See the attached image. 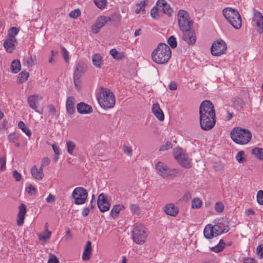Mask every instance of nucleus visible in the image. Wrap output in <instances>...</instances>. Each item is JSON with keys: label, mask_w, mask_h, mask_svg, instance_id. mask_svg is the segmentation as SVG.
I'll use <instances>...</instances> for the list:
<instances>
[{"label": "nucleus", "mask_w": 263, "mask_h": 263, "mask_svg": "<svg viewBox=\"0 0 263 263\" xmlns=\"http://www.w3.org/2000/svg\"><path fill=\"white\" fill-rule=\"evenodd\" d=\"M199 121L201 128L208 131L214 127L216 123V114L213 104L204 100L199 106Z\"/></svg>", "instance_id": "f257e3e1"}, {"label": "nucleus", "mask_w": 263, "mask_h": 263, "mask_svg": "<svg viewBox=\"0 0 263 263\" xmlns=\"http://www.w3.org/2000/svg\"><path fill=\"white\" fill-rule=\"evenodd\" d=\"M172 51L165 43H161L152 53L153 61L158 64H165L171 57Z\"/></svg>", "instance_id": "f03ea898"}, {"label": "nucleus", "mask_w": 263, "mask_h": 263, "mask_svg": "<svg viewBox=\"0 0 263 263\" xmlns=\"http://www.w3.org/2000/svg\"><path fill=\"white\" fill-rule=\"evenodd\" d=\"M97 99L101 107L104 109L111 108L115 104L116 100L113 92L106 88H100Z\"/></svg>", "instance_id": "7ed1b4c3"}, {"label": "nucleus", "mask_w": 263, "mask_h": 263, "mask_svg": "<svg viewBox=\"0 0 263 263\" xmlns=\"http://www.w3.org/2000/svg\"><path fill=\"white\" fill-rule=\"evenodd\" d=\"M230 135L233 141L240 145L247 144L252 138V134L249 130L239 127L234 128Z\"/></svg>", "instance_id": "20e7f679"}, {"label": "nucleus", "mask_w": 263, "mask_h": 263, "mask_svg": "<svg viewBox=\"0 0 263 263\" xmlns=\"http://www.w3.org/2000/svg\"><path fill=\"white\" fill-rule=\"evenodd\" d=\"M222 13L226 19L235 29H238L241 26V18L236 9L227 7L223 9Z\"/></svg>", "instance_id": "39448f33"}, {"label": "nucleus", "mask_w": 263, "mask_h": 263, "mask_svg": "<svg viewBox=\"0 0 263 263\" xmlns=\"http://www.w3.org/2000/svg\"><path fill=\"white\" fill-rule=\"evenodd\" d=\"M147 236V230L143 224L140 223L134 224L132 231L134 242L138 245H142L145 242Z\"/></svg>", "instance_id": "423d86ee"}, {"label": "nucleus", "mask_w": 263, "mask_h": 263, "mask_svg": "<svg viewBox=\"0 0 263 263\" xmlns=\"http://www.w3.org/2000/svg\"><path fill=\"white\" fill-rule=\"evenodd\" d=\"M155 170L157 173L163 178L168 177H176L180 174L178 169H171L165 163L159 161L155 164Z\"/></svg>", "instance_id": "0eeeda50"}, {"label": "nucleus", "mask_w": 263, "mask_h": 263, "mask_svg": "<svg viewBox=\"0 0 263 263\" xmlns=\"http://www.w3.org/2000/svg\"><path fill=\"white\" fill-rule=\"evenodd\" d=\"M178 22L181 31H187L191 29L193 21L190 18L189 13L184 10H179L177 15Z\"/></svg>", "instance_id": "6e6552de"}, {"label": "nucleus", "mask_w": 263, "mask_h": 263, "mask_svg": "<svg viewBox=\"0 0 263 263\" xmlns=\"http://www.w3.org/2000/svg\"><path fill=\"white\" fill-rule=\"evenodd\" d=\"M173 154L175 158L181 166L186 168L191 167L192 159L189 158L187 154L182 148H175Z\"/></svg>", "instance_id": "1a4fd4ad"}, {"label": "nucleus", "mask_w": 263, "mask_h": 263, "mask_svg": "<svg viewBox=\"0 0 263 263\" xmlns=\"http://www.w3.org/2000/svg\"><path fill=\"white\" fill-rule=\"evenodd\" d=\"M72 196L74 199V203L76 204H82L86 200L88 193L84 188L77 187L73 191Z\"/></svg>", "instance_id": "9d476101"}, {"label": "nucleus", "mask_w": 263, "mask_h": 263, "mask_svg": "<svg viewBox=\"0 0 263 263\" xmlns=\"http://www.w3.org/2000/svg\"><path fill=\"white\" fill-rule=\"evenodd\" d=\"M227 49V44L222 40H217L213 42L211 48V53L214 56H220Z\"/></svg>", "instance_id": "9b49d317"}, {"label": "nucleus", "mask_w": 263, "mask_h": 263, "mask_svg": "<svg viewBox=\"0 0 263 263\" xmlns=\"http://www.w3.org/2000/svg\"><path fill=\"white\" fill-rule=\"evenodd\" d=\"M252 24L256 27L257 32L263 33V15L258 10L253 11Z\"/></svg>", "instance_id": "f8f14e48"}, {"label": "nucleus", "mask_w": 263, "mask_h": 263, "mask_svg": "<svg viewBox=\"0 0 263 263\" xmlns=\"http://www.w3.org/2000/svg\"><path fill=\"white\" fill-rule=\"evenodd\" d=\"M111 21L110 17L101 16L99 17L96 23L92 26V31L93 33H97L100 29L102 28L108 22Z\"/></svg>", "instance_id": "ddd939ff"}, {"label": "nucleus", "mask_w": 263, "mask_h": 263, "mask_svg": "<svg viewBox=\"0 0 263 263\" xmlns=\"http://www.w3.org/2000/svg\"><path fill=\"white\" fill-rule=\"evenodd\" d=\"M42 99V97L34 94L29 96L27 98V102L29 107L37 112H40L38 109L39 101Z\"/></svg>", "instance_id": "4468645a"}, {"label": "nucleus", "mask_w": 263, "mask_h": 263, "mask_svg": "<svg viewBox=\"0 0 263 263\" xmlns=\"http://www.w3.org/2000/svg\"><path fill=\"white\" fill-rule=\"evenodd\" d=\"M98 208L101 212H105L109 210L110 205L104 194L102 193L98 196L97 200Z\"/></svg>", "instance_id": "2eb2a0df"}, {"label": "nucleus", "mask_w": 263, "mask_h": 263, "mask_svg": "<svg viewBox=\"0 0 263 263\" xmlns=\"http://www.w3.org/2000/svg\"><path fill=\"white\" fill-rule=\"evenodd\" d=\"M183 32L182 39L187 44L190 45H194L196 41L195 33L193 30H187V31H181Z\"/></svg>", "instance_id": "dca6fc26"}, {"label": "nucleus", "mask_w": 263, "mask_h": 263, "mask_svg": "<svg viewBox=\"0 0 263 263\" xmlns=\"http://www.w3.org/2000/svg\"><path fill=\"white\" fill-rule=\"evenodd\" d=\"M156 5L158 6L159 11H162L163 13L166 14L169 16L172 15L173 10L166 1L158 0L156 3Z\"/></svg>", "instance_id": "f3484780"}, {"label": "nucleus", "mask_w": 263, "mask_h": 263, "mask_svg": "<svg viewBox=\"0 0 263 263\" xmlns=\"http://www.w3.org/2000/svg\"><path fill=\"white\" fill-rule=\"evenodd\" d=\"M164 211L166 214L172 216L176 217L179 213V209L173 203H169L165 205L164 208Z\"/></svg>", "instance_id": "a211bd4d"}, {"label": "nucleus", "mask_w": 263, "mask_h": 263, "mask_svg": "<svg viewBox=\"0 0 263 263\" xmlns=\"http://www.w3.org/2000/svg\"><path fill=\"white\" fill-rule=\"evenodd\" d=\"M26 213V206L21 203L19 206V212L17 215V224L18 226H22L24 223L25 215Z\"/></svg>", "instance_id": "6ab92c4d"}, {"label": "nucleus", "mask_w": 263, "mask_h": 263, "mask_svg": "<svg viewBox=\"0 0 263 263\" xmlns=\"http://www.w3.org/2000/svg\"><path fill=\"white\" fill-rule=\"evenodd\" d=\"M30 172L32 177L36 180H41L44 178L43 168L41 167L38 168L36 165H33Z\"/></svg>", "instance_id": "aec40b11"}, {"label": "nucleus", "mask_w": 263, "mask_h": 263, "mask_svg": "<svg viewBox=\"0 0 263 263\" xmlns=\"http://www.w3.org/2000/svg\"><path fill=\"white\" fill-rule=\"evenodd\" d=\"M77 110L81 114H87L91 113L93 109L90 105L81 102L77 105Z\"/></svg>", "instance_id": "412c9836"}, {"label": "nucleus", "mask_w": 263, "mask_h": 263, "mask_svg": "<svg viewBox=\"0 0 263 263\" xmlns=\"http://www.w3.org/2000/svg\"><path fill=\"white\" fill-rule=\"evenodd\" d=\"M86 65L82 62H79L76 66L74 77H81L86 70Z\"/></svg>", "instance_id": "4be33fe9"}, {"label": "nucleus", "mask_w": 263, "mask_h": 263, "mask_svg": "<svg viewBox=\"0 0 263 263\" xmlns=\"http://www.w3.org/2000/svg\"><path fill=\"white\" fill-rule=\"evenodd\" d=\"M152 111L154 115L158 120L161 121L164 120V114L158 103L153 104L152 106Z\"/></svg>", "instance_id": "5701e85b"}, {"label": "nucleus", "mask_w": 263, "mask_h": 263, "mask_svg": "<svg viewBox=\"0 0 263 263\" xmlns=\"http://www.w3.org/2000/svg\"><path fill=\"white\" fill-rule=\"evenodd\" d=\"M91 252V243L90 241H87L84 247V251L82 255V259L85 261L88 260L90 258Z\"/></svg>", "instance_id": "b1692460"}, {"label": "nucleus", "mask_w": 263, "mask_h": 263, "mask_svg": "<svg viewBox=\"0 0 263 263\" xmlns=\"http://www.w3.org/2000/svg\"><path fill=\"white\" fill-rule=\"evenodd\" d=\"M66 110L69 115H72L75 111L74 99L72 97H68L66 100Z\"/></svg>", "instance_id": "393cba45"}, {"label": "nucleus", "mask_w": 263, "mask_h": 263, "mask_svg": "<svg viewBox=\"0 0 263 263\" xmlns=\"http://www.w3.org/2000/svg\"><path fill=\"white\" fill-rule=\"evenodd\" d=\"M15 40V39L13 38H8L5 40L4 46L8 52L11 53L14 49Z\"/></svg>", "instance_id": "a878e982"}, {"label": "nucleus", "mask_w": 263, "mask_h": 263, "mask_svg": "<svg viewBox=\"0 0 263 263\" xmlns=\"http://www.w3.org/2000/svg\"><path fill=\"white\" fill-rule=\"evenodd\" d=\"M212 229L213 230L215 236L227 233L230 230V228L228 226L224 227L223 228H222L218 224H214V226H212Z\"/></svg>", "instance_id": "bb28decb"}, {"label": "nucleus", "mask_w": 263, "mask_h": 263, "mask_svg": "<svg viewBox=\"0 0 263 263\" xmlns=\"http://www.w3.org/2000/svg\"><path fill=\"white\" fill-rule=\"evenodd\" d=\"M110 54L117 60H121L125 57L124 52H118L116 49H111L109 51Z\"/></svg>", "instance_id": "cd10ccee"}, {"label": "nucleus", "mask_w": 263, "mask_h": 263, "mask_svg": "<svg viewBox=\"0 0 263 263\" xmlns=\"http://www.w3.org/2000/svg\"><path fill=\"white\" fill-rule=\"evenodd\" d=\"M93 65L97 68H100L103 64L102 56L99 53L95 54L92 59Z\"/></svg>", "instance_id": "c85d7f7f"}, {"label": "nucleus", "mask_w": 263, "mask_h": 263, "mask_svg": "<svg viewBox=\"0 0 263 263\" xmlns=\"http://www.w3.org/2000/svg\"><path fill=\"white\" fill-rule=\"evenodd\" d=\"M124 209V206L121 204H115L113 206L110 212V215L114 217H116L120 211Z\"/></svg>", "instance_id": "c756f323"}, {"label": "nucleus", "mask_w": 263, "mask_h": 263, "mask_svg": "<svg viewBox=\"0 0 263 263\" xmlns=\"http://www.w3.org/2000/svg\"><path fill=\"white\" fill-rule=\"evenodd\" d=\"M203 234L204 237L207 239H211L215 236L212 229V225L208 224L205 226L203 231Z\"/></svg>", "instance_id": "7c9ffc66"}, {"label": "nucleus", "mask_w": 263, "mask_h": 263, "mask_svg": "<svg viewBox=\"0 0 263 263\" xmlns=\"http://www.w3.org/2000/svg\"><path fill=\"white\" fill-rule=\"evenodd\" d=\"M21 68V65L20 61L17 60H13L11 64V69L12 72L16 73L18 72Z\"/></svg>", "instance_id": "2f4dec72"}, {"label": "nucleus", "mask_w": 263, "mask_h": 263, "mask_svg": "<svg viewBox=\"0 0 263 263\" xmlns=\"http://www.w3.org/2000/svg\"><path fill=\"white\" fill-rule=\"evenodd\" d=\"M25 65L28 67H32L36 63V56L35 55H31L25 60Z\"/></svg>", "instance_id": "473e14b6"}, {"label": "nucleus", "mask_w": 263, "mask_h": 263, "mask_svg": "<svg viewBox=\"0 0 263 263\" xmlns=\"http://www.w3.org/2000/svg\"><path fill=\"white\" fill-rule=\"evenodd\" d=\"M29 76V74L28 72L25 71H22L18 76L17 81L19 83H23L26 82L28 77Z\"/></svg>", "instance_id": "72a5a7b5"}, {"label": "nucleus", "mask_w": 263, "mask_h": 263, "mask_svg": "<svg viewBox=\"0 0 263 263\" xmlns=\"http://www.w3.org/2000/svg\"><path fill=\"white\" fill-rule=\"evenodd\" d=\"M51 235V232L48 231V229H46L44 233L39 234L38 238L40 240L46 241V240L50 239Z\"/></svg>", "instance_id": "f704fd0d"}, {"label": "nucleus", "mask_w": 263, "mask_h": 263, "mask_svg": "<svg viewBox=\"0 0 263 263\" xmlns=\"http://www.w3.org/2000/svg\"><path fill=\"white\" fill-rule=\"evenodd\" d=\"M66 146L68 153L71 155H72L73 153V150L76 148V144L74 142L70 140L66 141Z\"/></svg>", "instance_id": "c9c22d12"}, {"label": "nucleus", "mask_w": 263, "mask_h": 263, "mask_svg": "<svg viewBox=\"0 0 263 263\" xmlns=\"http://www.w3.org/2000/svg\"><path fill=\"white\" fill-rule=\"evenodd\" d=\"M252 154L258 159L263 160V149L259 147L254 148L252 151Z\"/></svg>", "instance_id": "e433bc0d"}, {"label": "nucleus", "mask_w": 263, "mask_h": 263, "mask_svg": "<svg viewBox=\"0 0 263 263\" xmlns=\"http://www.w3.org/2000/svg\"><path fill=\"white\" fill-rule=\"evenodd\" d=\"M18 127L22 129L28 137L31 135L30 130L26 126L25 124L23 121H20L18 123Z\"/></svg>", "instance_id": "4c0bfd02"}, {"label": "nucleus", "mask_w": 263, "mask_h": 263, "mask_svg": "<svg viewBox=\"0 0 263 263\" xmlns=\"http://www.w3.org/2000/svg\"><path fill=\"white\" fill-rule=\"evenodd\" d=\"M202 205V201L200 198H195L192 201V208L199 209Z\"/></svg>", "instance_id": "58836bf2"}, {"label": "nucleus", "mask_w": 263, "mask_h": 263, "mask_svg": "<svg viewBox=\"0 0 263 263\" xmlns=\"http://www.w3.org/2000/svg\"><path fill=\"white\" fill-rule=\"evenodd\" d=\"M224 245L225 243L223 241V240H220L217 245L211 248V250L216 253L220 252L223 249Z\"/></svg>", "instance_id": "ea45409f"}, {"label": "nucleus", "mask_w": 263, "mask_h": 263, "mask_svg": "<svg viewBox=\"0 0 263 263\" xmlns=\"http://www.w3.org/2000/svg\"><path fill=\"white\" fill-rule=\"evenodd\" d=\"M94 3L98 8L100 9H104L107 4L106 0H94Z\"/></svg>", "instance_id": "a19ab883"}, {"label": "nucleus", "mask_w": 263, "mask_h": 263, "mask_svg": "<svg viewBox=\"0 0 263 263\" xmlns=\"http://www.w3.org/2000/svg\"><path fill=\"white\" fill-rule=\"evenodd\" d=\"M167 43L172 48H175L177 45L176 39L173 35L171 36L168 39Z\"/></svg>", "instance_id": "79ce46f5"}, {"label": "nucleus", "mask_w": 263, "mask_h": 263, "mask_svg": "<svg viewBox=\"0 0 263 263\" xmlns=\"http://www.w3.org/2000/svg\"><path fill=\"white\" fill-rule=\"evenodd\" d=\"M18 29L17 28L15 27H11L8 31L9 38L15 39V36L18 34Z\"/></svg>", "instance_id": "37998d69"}, {"label": "nucleus", "mask_w": 263, "mask_h": 263, "mask_svg": "<svg viewBox=\"0 0 263 263\" xmlns=\"http://www.w3.org/2000/svg\"><path fill=\"white\" fill-rule=\"evenodd\" d=\"M61 53L65 61L68 62L69 60V52L64 46H61Z\"/></svg>", "instance_id": "c03bdc74"}, {"label": "nucleus", "mask_w": 263, "mask_h": 263, "mask_svg": "<svg viewBox=\"0 0 263 263\" xmlns=\"http://www.w3.org/2000/svg\"><path fill=\"white\" fill-rule=\"evenodd\" d=\"M224 208V204L221 201L217 202L215 205V210L218 213H221Z\"/></svg>", "instance_id": "a18cd8bd"}, {"label": "nucleus", "mask_w": 263, "mask_h": 263, "mask_svg": "<svg viewBox=\"0 0 263 263\" xmlns=\"http://www.w3.org/2000/svg\"><path fill=\"white\" fill-rule=\"evenodd\" d=\"M245 153L243 151H240L236 154V159L239 163H243L245 161L244 157Z\"/></svg>", "instance_id": "49530a36"}, {"label": "nucleus", "mask_w": 263, "mask_h": 263, "mask_svg": "<svg viewBox=\"0 0 263 263\" xmlns=\"http://www.w3.org/2000/svg\"><path fill=\"white\" fill-rule=\"evenodd\" d=\"M257 201L258 204L263 205V191L259 190L257 193Z\"/></svg>", "instance_id": "de8ad7c7"}, {"label": "nucleus", "mask_w": 263, "mask_h": 263, "mask_svg": "<svg viewBox=\"0 0 263 263\" xmlns=\"http://www.w3.org/2000/svg\"><path fill=\"white\" fill-rule=\"evenodd\" d=\"M159 10V8H158V6L156 5V6H154L151 10V16L153 18L157 19L158 18V11Z\"/></svg>", "instance_id": "09e8293b"}, {"label": "nucleus", "mask_w": 263, "mask_h": 263, "mask_svg": "<svg viewBox=\"0 0 263 263\" xmlns=\"http://www.w3.org/2000/svg\"><path fill=\"white\" fill-rule=\"evenodd\" d=\"M6 158L5 156L0 157L1 170L3 171L6 170Z\"/></svg>", "instance_id": "8fccbe9b"}, {"label": "nucleus", "mask_w": 263, "mask_h": 263, "mask_svg": "<svg viewBox=\"0 0 263 263\" xmlns=\"http://www.w3.org/2000/svg\"><path fill=\"white\" fill-rule=\"evenodd\" d=\"M130 210L133 213L136 214H139L140 213V209L139 206L136 204H133L130 205Z\"/></svg>", "instance_id": "3c124183"}, {"label": "nucleus", "mask_w": 263, "mask_h": 263, "mask_svg": "<svg viewBox=\"0 0 263 263\" xmlns=\"http://www.w3.org/2000/svg\"><path fill=\"white\" fill-rule=\"evenodd\" d=\"M81 15V12L79 9H75L69 13V16L73 18H76Z\"/></svg>", "instance_id": "603ef678"}, {"label": "nucleus", "mask_w": 263, "mask_h": 263, "mask_svg": "<svg viewBox=\"0 0 263 263\" xmlns=\"http://www.w3.org/2000/svg\"><path fill=\"white\" fill-rule=\"evenodd\" d=\"M81 77H74V84L76 89L80 90L81 88V83L80 81Z\"/></svg>", "instance_id": "864d4df0"}, {"label": "nucleus", "mask_w": 263, "mask_h": 263, "mask_svg": "<svg viewBox=\"0 0 263 263\" xmlns=\"http://www.w3.org/2000/svg\"><path fill=\"white\" fill-rule=\"evenodd\" d=\"M123 151L127 155L130 156L132 155V149L130 147L124 145L123 147Z\"/></svg>", "instance_id": "5fc2aeb1"}, {"label": "nucleus", "mask_w": 263, "mask_h": 263, "mask_svg": "<svg viewBox=\"0 0 263 263\" xmlns=\"http://www.w3.org/2000/svg\"><path fill=\"white\" fill-rule=\"evenodd\" d=\"M256 252L260 258H263V245H260L256 248Z\"/></svg>", "instance_id": "6e6d98bb"}, {"label": "nucleus", "mask_w": 263, "mask_h": 263, "mask_svg": "<svg viewBox=\"0 0 263 263\" xmlns=\"http://www.w3.org/2000/svg\"><path fill=\"white\" fill-rule=\"evenodd\" d=\"M50 162V159L48 157H45L42 159L41 167L43 168L44 167L48 165Z\"/></svg>", "instance_id": "4d7b16f0"}, {"label": "nucleus", "mask_w": 263, "mask_h": 263, "mask_svg": "<svg viewBox=\"0 0 263 263\" xmlns=\"http://www.w3.org/2000/svg\"><path fill=\"white\" fill-rule=\"evenodd\" d=\"M48 263H59V261L55 255L52 254L50 256Z\"/></svg>", "instance_id": "13d9d810"}, {"label": "nucleus", "mask_w": 263, "mask_h": 263, "mask_svg": "<svg viewBox=\"0 0 263 263\" xmlns=\"http://www.w3.org/2000/svg\"><path fill=\"white\" fill-rule=\"evenodd\" d=\"M13 176L15 178L16 181H19L21 180L22 175L16 170L13 172Z\"/></svg>", "instance_id": "bf43d9fd"}, {"label": "nucleus", "mask_w": 263, "mask_h": 263, "mask_svg": "<svg viewBox=\"0 0 263 263\" xmlns=\"http://www.w3.org/2000/svg\"><path fill=\"white\" fill-rule=\"evenodd\" d=\"M48 113L50 115L57 116L56 109L53 105H50L48 106Z\"/></svg>", "instance_id": "052dcab7"}, {"label": "nucleus", "mask_w": 263, "mask_h": 263, "mask_svg": "<svg viewBox=\"0 0 263 263\" xmlns=\"http://www.w3.org/2000/svg\"><path fill=\"white\" fill-rule=\"evenodd\" d=\"M36 191L35 188L31 184L28 187V193L29 195H32L35 194Z\"/></svg>", "instance_id": "680f3d73"}, {"label": "nucleus", "mask_w": 263, "mask_h": 263, "mask_svg": "<svg viewBox=\"0 0 263 263\" xmlns=\"http://www.w3.org/2000/svg\"><path fill=\"white\" fill-rule=\"evenodd\" d=\"M171 145L172 144L170 142H167L165 145L161 146L159 150L160 151H164L167 150L171 147Z\"/></svg>", "instance_id": "e2e57ef3"}, {"label": "nucleus", "mask_w": 263, "mask_h": 263, "mask_svg": "<svg viewBox=\"0 0 263 263\" xmlns=\"http://www.w3.org/2000/svg\"><path fill=\"white\" fill-rule=\"evenodd\" d=\"M168 88L171 90H175L177 88V84L176 82L172 81L169 84Z\"/></svg>", "instance_id": "0e129e2a"}, {"label": "nucleus", "mask_w": 263, "mask_h": 263, "mask_svg": "<svg viewBox=\"0 0 263 263\" xmlns=\"http://www.w3.org/2000/svg\"><path fill=\"white\" fill-rule=\"evenodd\" d=\"M255 211L252 209H248L245 211V214L247 216L255 215Z\"/></svg>", "instance_id": "69168bd1"}, {"label": "nucleus", "mask_w": 263, "mask_h": 263, "mask_svg": "<svg viewBox=\"0 0 263 263\" xmlns=\"http://www.w3.org/2000/svg\"><path fill=\"white\" fill-rule=\"evenodd\" d=\"M90 210L89 207L84 208L82 212V215L83 217H86L89 214Z\"/></svg>", "instance_id": "338daca9"}, {"label": "nucleus", "mask_w": 263, "mask_h": 263, "mask_svg": "<svg viewBox=\"0 0 263 263\" xmlns=\"http://www.w3.org/2000/svg\"><path fill=\"white\" fill-rule=\"evenodd\" d=\"M46 201L48 203H52L55 201V197L52 194H50L49 196L46 199Z\"/></svg>", "instance_id": "774afa93"}]
</instances>
